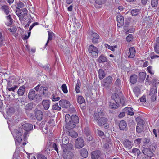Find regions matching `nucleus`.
Here are the masks:
<instances>
[{
    "instance_id": "nucleus-1",
    "label": "nucleus",
    "mask_w": 159,
    "mask_h": 159,
    "mask_svg": "<svg viewBox=\"0 0 159 159\" xmlns=\"http://www.w3.org/2000/svg\"><path fill=\"white\" fill-rule=\"evenodd\" d=\"M66 123V128L68 129H71L76 126L75 124L78 123L79 120V118L76 115L70 116L68 114L66 115L65 117Z\"/></svg>"
},
{
    "instance_id": "nucleus-2",
    "label": "nucleus",
    "mask_w": 159,
    "mask_h": 159,
    "mask_svg": "<svg viewBox=\"0 0 159 159\" xmlns=\"http://www.w3.org/2000/svg\"><path fill=\"white\" fill-rule=\"evenodd\" d=\"M106 116L105 112L101 108H98L93 116L92 119L93 121L97 120L99 118Z\"/></svg>"
},
{
    "instance_id": "nucleus-3",
    "label": "nucleus",
    "mask_w": 159,
    "mask_h": 159,
    "mask_svg": "<svg viewBox=\"0 0 159 159\" xmlns=\"http://www.w3.org/2000/svg\"><path fill=\"white\" fill-rule=\"evenodd\" d=\"M69 147L68 146L66 148L65 146H62V148L63 151V157L65 159H71L73 156V154L72 152L68 150Z\"/></svg>"
},
{
    "instance_id": "nucleus-4",
    "label": "nucleus",
    "mask_w": 159,
    "mask_h": 159,
    "mask_svg": "<svg viewBox=\"0 0 159 159\" xmlns=\"http://www.w3.org/2000/svg\"><path fill=\"white\" fill-rule=\"evenodd\" d=\"M5 80L7 82V84L6 85V88H13L16 89L17 88V85H14V83L15 82V79L14 77L10 76L9 78L5 79Z\"/></svg>"
},
{
    "instance_id": "nucleus-5",
    "label": "nucleus",
    "mask_w": 159,
    "mask_h": 159,
    "mask_svg": "<svg viewBox=\"0 0 159 159\" xmlns=\"http://www.w3.org/2000/svg\"><path fill=\"white\" fill-rule=\"evenodd\" d=\"M23 134L22 130L19 128L18 129L14 130V134L13 135L15 140L18 142H20L22 140L21 137Z\"/></svg>"
},
{
    "instance_id": "nucleus-6",
    "label": "nucleus",
    "mask_w": 159,
    "mask_h": 159,
    "mask_svg": "<svg viewBox=\"0 0 159 159\" xmlns=\"http://www.w3.org/2000/svg\"><path fill=\"white\" fill-rule=\"evenodd\" d=\"M89 52L93 57H97L98 56V50L97 48L94 46L90 45L88 48Z\"/></svg>"
},
{
    "instance_id": "nucleus-7",
    "label": "nucleus",
    "mask_w": 159,
    "mask_h": 159,
    "mask_svg": "<svg viewBox=\"0 0 159 159\" xmlns=\"http://www.w3.org/2000/svg\"><path fill=\"white\" fill-rule=\"evenodd\" d=\"M75 146L78 149L82 148L84 146V141L81 138H78L75 141Z\"/></svg>"
},
{
    "instance_id": "nucleus-8",
    "label": "nucleus",
    "mask_w": 159,
    "mask_h": 159,
    "mask_svg": "<svg viewBox=\"0 0 159 159\" xmlns=\"http://www.w3.org/2000/svg\"><path fill=\"white\" fill-rule=\"evenodd\" d=\"M113 79L111 76H109L103 80L102 83L103 86L107 88L108 87L112 82Z\"/></svg>"
},
{
    "instance_id": "nucleus-9",
    "label": "nucleus",
    "mask_w": 159,
    "mask_h": 159,
    "mask_svg": "<svg viewBox=\"0 0 159 159\" xmlns=\"http://www.w3.org/2000/svg\"><path fill=\"white\" fill-rule=\"evenodd\" d=\"M136 51L134 48L130 47L129 50L126 52L127 56L129 58H133L135 56Z\"/></svg>"
},
{
    "instance_id": "nucleus-10",
    "label": "nucleus",
    "mask_w": 159,
    "mask_h": 159,
    "mask_svg": "<svg viewBox=\"0 0 159 159\" xmlns=\"http://www.w3.org/2000/svg\"><path fill=\"white\" fill-rule=\"evenodd\" d=\"M156 145L154 146V149L152 148V151L149 148H145L143 149L142 152L145 155H147V156L152 157L154 155L153 152L154 151V149H155Z\"/></svg>"
},
{
    "instance_id": "nucleus-11",
    "label": "nucleus",
    "mask_w": 159,
    "mask_h": 159,
    "mask_svg": "<svg viewBox=\"0 0 159 159\" xmlns=\"http://www.w3.org/2000/svg\"><path fill=\"white\" fill-rule=\"evenodd\" d=\"M105 117L103 116L99 118L97 120H95L93 121L94 122H96L99 126H101L105 125L108 121V119Z\"/></svg>"
},
{
    "instance_id": "nucleus-12",
    "label": "nucleus",
    "mask_w": 159,
    "mask_h": 159,
    "mask_svg": "<svg viewBox=\"0 0 159 159\" xmlns=\"http://www.w3.org/2000/svg\"><path fill=\"white\" fill-rule=\"evenodd\" d=\"M39 93L42 97H46L48 95V91L46 87L41 86L40 87Z\"/></svg>"
},
{
    "instance_id": "nucleus-13",
    "label": "nucleus",
    "mask_w": 159,
    "mask_h": 159,
    "mask_svg": "<svg viewBox=\"0 0 159 159\" xmlns=\"http://www.w3.org/2000/svg\"><path fill=\"white\" fill-rule=\"evenodd\" d=\"M144 121L143 120H140L136 126V131L139 133L141 132L143 130Z\"/></svg>"
},
{
    "instance_id": "nucleus-14",
    "label": "nucleus",
    "mask_w": 159,
    "mask_h": 159,
    "mask_svg": "<svg viewBox=\"0 0 159 159\" xmlns=\"http://www.w3.org/2000/svg\"><path fill=\"white\" fill-rule=\"evenodd\" d=\"M59 105L63 108H68L70 106V102L67 100L62 99L59 102Z\"/></svg>"
},
{
    "instance_id": "nucleus-15",
    "label": "nucleus",
    "mask_w": 159,
    "mask_h": 159,
    "mask_svg": "<svg viewBox=\"0 0 159 159\" xmlns=\"http://www.w3.org/2000/svg\"><path fill=\"white\" fill-rule=\"evenodd\" d=\"M116 20L117 22V25L119 27L122 26L124 23V19L123 16L120 14L117 15Z\"/></svg>"
},
{
    "instance_id": "nucleus-16",
    "label": "nucleus",
    "mask_w": 159,
    "mask_h": 159,
    "mask_svg": "<svg viewBox=\"0 0 159 159\" xmlns=\"http://www.w3.org/2000/svg\"><path fill=\"white\" fill-rule=\"evenodd\" d=\"M119 127L120 129L121 130L126 131L128 129L127 123L124 120H121L120 122Z\"/></svg>"
},
{
    "instance_id": "nucleus-17",
    "label": "nucleus",
    "mask_w": 159,
    "mask_h": 159,
    "mask_svg": "<svg viewBox=\"0 0 159 159\" xmlns=\"http://www.w3.org/2000/svg\"><path fill=\"white\" fill-rule=\"evenodd\" d=\"M16 89L13 88H6V94H5V95L7 96V98L8 99L10 100L11 99V95L14 97L15 96L14 94L13 93L11 92H14Z\"/></svg>"
},
{
    "instance_id": "nucleus-18",
    "label": "nucleus",
    "mask_w": 159,
    "mask_h": 159,
    "mask_svg": "<svg viewBox=\"0 0 159 159\" xmlns=\"http://www.w3.org/2000/svg\"><path fill=\"white\" fill-rule=\"evenodd\" d=\"M157 93V90L156 89L154 88L151 89L149 95L151 96V99L153 101L156 100Z\"/></svg>"
},
{
    "instance_id": "nucleus-19",
    "label": "nucleus",
    "mask_w": 159,
    "mask_h": 159,
    "mask_svg": "<svg viewBox=\"0 0 159 159\" xmlns=\"http://www.w3.org/2000/svg\"><path fill=\"white\" fill-rule=\"evenodd\" d=\"M35 116L37 119L39 121L41 120L43 116V112L39 110H37L36 111Z\"/></svg>"
},
{
    "instance_id": "nucleus-20",
    "label": "nucleus",
    "mask_w": 159,
    "mask_h": 159,
    "mask_svg": "<svg viewBox=\"0 0 159 159\" xmlns=\"http://www.w3.org/2000/svg\"><path fill=\"white\" fill-rule=\"evenodd\" d=\"M101 152L99 150L93 151L91 153V157L92 159H98L100 156Z\"/></svg>"
},
{
    "instance_id": "nucleus-21",
    "label": "nucleus",
    "mask_w": 159,
    "mask_h": 159,
    "mask_svg": "<svg viewBox=\"0 0 159 159\" xmlns=\"http://www.w3.org/2000/svg\"><path fill=\"white\" fill-rule=\"evenodd\" d=\"M111 99L115 101L116 103L119 104L121 102V101L120 98L118 95L116 93L113 94L111 96Z\"/></svg>"
},
{
    "instance_id": "nucleus-22",
    "label": "nucleus",
    "mask_w": 159,
    "mask_h": 159,
    "mask_svg": "<svg viewBox=\"0 0 159 159\" xmlns=\"http://www.w3.org/2000/svg\"><path fill=\"white\" fill-rule=\"evenodd\" d=\"M22 128L26 131H29L33 129V126L30 124L26 123L22 125Z\"/></svg>"
},
{
    "instance_id": "nucleus-23",
    "label": "nucleus",
    "mask_w": 159,
    "mask_h": 159,
    "mask_svg": "<svg viewBox=\"0 0 159 159\" xmlns=\"http://www.w3.org/2000/svg\"><path fill=\"white\" fill-rule=\"evenodd\" d=\"M42 104L44 109L46 110H47L50 107V101L48 99L44 100L42 102Z\"/></svg>"
},
{
    "instance_id": "nucleus-24",
    "label": "nucleus",
    "mask_w": 159,
    "mask_h": 159,
    "mask_svg": "<svg viewBox=\"0 0 159 159\" xmlns=\"http://www.w3.org/2000/svg\"><path fill=\"white\" fill-rule=\"evenodd\" d=\"M124 146L128 149H130L133 145V143L129 140L126 139L123 143Z\"/></svg>"
},
{
    "instance_id": "nucleus-25",
    "label": "nucleus",
    "mask_w": 159,
    "mask_h": 159,
    "mask_svg": "<svg viewBox=\"0 0 159 159\" xmlns=\"http://www.w3.org/2000/svg\"><path fill=\"white\" fill-rule=\"evenodd\" d=\"M37 95L35 94V91L33 89L30 90L28 94V97L30 100H33Z\"/></svg>"
},
{
    "instance_id": "nucleus-26",
    "label": "nucleus",
    "mask_w": 159,
    "mask_h": 159,
    "mask_svg": "<svg viewBox=\"0 0 159 159\" xmlns=\"http://www.w3.org/2000/svg\"><path fill=\"white\" fill-rule=\"evenodd\" d=\"M24 109L26 111H28L31 110L33 108V103H30L27 104H24Z\"/></svg>"
},
{
    "instance_id": "nucleus-27",
    "label": "nucleus",
    "mask_w": 159,
    "mask_h": 159,
    "mask_svg": "<svg viewBox=\"0 0 159 159\" xmlns=\"http://www.w3.org/2000/svg\"><path fill=\"white\" fill-rule=\"evenodd\" d=\"M119 105V104L116 103L114 100L111 99L109 105L111 108L116 109L118 107Z\"/></svg>"
},
{
    "instance_id": "nucleus-28",
    "label": "nucleus",
    "mask_w": 159,
    "mask_h": 159,
    "mask_svg": "<svg viewBox=\"0 0 159 159\" xmlns=\"http://www.w3.org/2000/svg\"><path fill=\"white\" fill-rule=\"evenodd\" d=\"M59 92L55 91L52 93V99L53 101H58L60 99V98L58 96Z\"/></svg>"
},
{
    "instance_id": "nucleus-29",
    "label": "nucleus",
    "mask_w": 159,
    "mask_h": 159,
    "mask_svg": "<svg viewBox=\"0 0 159 159\" xmlns=\"http://www.w3.org/2000/svg\"><path fill=\"white\" fill-rule=\"evenodd\" d=\"M25 91V87L24 86H20L19 88L17 93L19 96H23Z\"/></svg>"
},
{
    "instance_id": "nucleus-30",
    "label": "nucleus",
    "mask_w": 159,
    "mask_h": 159,
    "mask_svg": "<svg viewBox=\"0 0 159 159\" xmlns=\"http://www.w3.org/2000/svg\"><path fill=\"white\" fill-rule=\"evenodd\" d=\"M155 52L157 54H159V38L156 40V43L154 47Z\"/></svg>"
},
{
    "instance_id": "nucleus-31",
    "label": "nucleus",
    "mask_w": 159,
    "mask_h": 159,
    "mask_svg": "<svg viewBox=\"0 0 159 159\" xmlns=\"http://www.w3.org/2000/svg\"><path fill=\"white\" fill-rule=\"evenodd\" d=\"M133 110V108L129 107H126L124 109L125 112H127L128 115L131 116L134 115V113L132 111Z\"/></svg>"
},
{
    "instance_id": "nucleus-32",
    "label": "nucleus",
    "mask_w": 159,
    "mask_h": 159,
    "mask_svg": "<svg viewBox=\"0 0 159 159\" xmlns=\"http://www.w3.org/2000/svg\"><path fill=\"white\" fill-rule=\"evenodd\" d=\"M80 154L81 156L84 158H86L88 156V152L85 148H83L80 150Z\"/></svg>"
},
{
    "instance_id": "nucleus-33",
    "label": "nucleus",
    "mask_w": 159,
    "mask_h": 159,
    "mask_svg": "<svg viewBox=\"0 0 159 159\" xmlns=\"http://www.w3.org/2000/svg\"><path fill=\"white\" fill-rule=\"evenodd\" d=\"M16 109L13 107H10L7 110V113L9 115L13 114L15 112Z\"/></svg>"
},
{
    "instance_id": "nucleus-34",
    "label": "nucleus",
    "mask_w": 159,
    "mask_h": 159,
    "mask_svg": "<svg viewBox=\"0 0 159 159\" xmlns=\"http://www.w3.org/2000/svg\"><path fill=\"white\" fill-rule=\"evenodd\" d=\"M78 103L80 105L82 104L85 102L84 98L82 96H79L77 99Z\"/></svg>"
},
{
    "instance_id": "nucleus-35",
    "label": "nucleus",
    "mask_w": 159,
    "mask_h": 159,
    "mask_svg": "<svg viewBox=\"0 0 159 159\" xmlns=\"http://www.w3.org/2000/svg\"><path fill=\"white\" fill-rule=\"evenodd\" d=\"M2 9L6 15H8L10 12L9 7L7 5H4L2 7Z\"/></svg>"
},
{
    "instance_id": "nucleus-36",
    "label": "nucleus",
    "mask_w": 159,
    "mask_h": 159,
    "mask_svg": "<svg viewBox=\"0 0 159 159\" xmlns=\"http://www.w3.org/2000/svg\"><path fill=\"white\" fill-rule=\"evenodd\" d=\"M99 77L100 79H102L105 76V73L103 70L102 69H100L99 70Z\"/></svg>"
},
{
    "instance_id": "nucleus-37",
    "label": "nucleus",
    "mask_w": 159,
    "mask_h": 159,
    "mask_svg": "<svg viewBox=\"0 0 159 159\" xmlns=\"http://www.w3.org/2000/svg\"><path fill=\"white\" fill-rule=\"evenodd\" d=\"M140 13V10L137 9H133L131 10V14L132 16H135Z\"/></svg>"
},
{
    "instance_id": "nucleus-38",
    "label": "nucleus",
    "mask_w": 159,
    "mask_h": 159,
    "mask_svg": "<svg viewBox=\"0 0 159 159\" xmlns=\"http://www.w3.org/2000/svg\"><path fill=\"white\" fill-rule=\"evenodd\" d=\"M62 147L63 146L64 147L65 146L66 148L67 144L69 142V138L67 137H65L62 139Z\"/></svg>"
},
{
    "instance_id": "nucleus-39",
    "label": "nucleus",
    "mask_w": 159,
    "mask_h": 159,
    "mask_svg": "<svg viewBox=\"0 0 159 159\" xmlns=\"http://www.w3.org/2000/svg\"><path fill=\"white\" fill-rule=\"evenodd\" d=\"M130 152L132 153L135 155L139 156L141 153V152L139 149L136 148H134L132 149L131 152Z\"/></svg>"
},
{
    "instance_id": "nucleus-40",
    "label": "nucleus",
    "mask_w": 159,
    "mask_h": 159,
    "mask_svg": "<svg viewBox=\"0 0 159 159\" xmlns=\"http://www.w3.org/2000/svg\"><path fill=\"white\" fill-rule=\"evenodd\" d=\"M67 135L68 136H71L73 138H76L78 136V134L76 132L73 130H71L68 131Z\"/></svg>"
},
{
    "instance_id": "nucleus-41",
    "label": "nucleus",
    "mask_w": 159,
    "mask_h": 159,
    "mask_svg": "<svg viewBox=\"0 0 159 159\" xmlns=\"http://www.w3.org/2000/svg\"><path fill=\"white\" fill-rule=\"evenodd\" d=\"M107 61L106 57L103 55L100 56L98 59V61L99 63L105 62Z\"/></svg>"
},
{
    "instance_id": "nucleus-42",
    "label": "nucleus",
    "mask_w": 159,
    "mask_h": 159,
    "mask_svg": "<svg viewBox=\"0 0 159 159\" xmlns=\"http://www.w3.org/2000/svg\"><path fill=\"white\" fill-rule=\"evenodd\" d=\"M137 76L136 75H133L130 77V82L132 84H134L137 81Z\"/></svg>"
},
{
    "instance_id": "nucleus-43",
    "label": "nucleus",
    "mask_w": 159,
    "mask_h": 159,
    "mask_svg": "<svg viewBox=\"0 0 159 159\" xmlns=\"http://www.w3.org/2000/svg\"><path fill=\"white\" fill-rule=\"evenodd\" d=\"M146 73L143 72H140L139 74V78L141 81H143L146 77Z\"/></svg>"
},
{
    "instance_id": "nucleus-44",
    "label": "nucleus",
    "mask_w": 159,
    "mask_h": 159,
    "mask_svg": "<svg viewBox=\"0 0 159 159\" xmlns=\"http://www.w3.org/2000/svg\"><path fill=\"white\" fill-rule=\"evenodd\" d=\"M29 19L27 14H22V15L20 16V20L21 21H25L26 20H28Z\"/></svg>"
},
{
    "instance_id": "nucleus-45",
    "label": "nucleus",
    "mask_w": 159,
    "mask_h": 159,
    "mask_svg": "<svg viewBox=\"0 0 159 159\" xmlns=\"http://www.w3.org/2000/svg\"><path fill=\"white\" fill-rule=\"evenodd\" d=\"M91 37L95 38L96 39H98L99 38V35L97 33L94 32L93 31L89 33Z\"/></svg>"
},
{
    "instance_id": "nucleus-46",
    "label": "nucleus",
    "mask_w": 159,
    "mask_h": 159,
    "mask_svg": "<svg viewBox=\"0 0 159 159\" xmlns=\"http://www.w3.org/2000/svg\"><path fill=\"white\" fill-rule=\"evenodd\" d=\"M48 37L47 42L46 44V46L47 45L49 41L51 40L52 39V38L53 36V33L52 32H51L49 31H48Z\"/></svg>"
},
{
    "instance_id": "nucleus-47",
    "label": "nucleus",
    "mask_w": 159,
    "mask_h": 159,
    "mask_svg": "<svg viewBox=\"0 0 159 159\" xmlns=\"http://www.w3.org/2000/svg\"><path fill=\"white\" fill-rule=\"evenodd\" d=\"M8 21V25H11L12 24L13 22V19L11 17V16L10 15L6 17Z\"/></svg>"
},
{
    "instance_id": "nucleus-48",
    "label": "nucleus",
    "mask_w": 159,
    "mask_h": 159,
    "mask_svg": "<svg viewBox=\"0 0 159 159\" xmlns=\"http://www.w3.org/2000/svg\"><path fill=\"white\" fill-rule=\"evenodd\" d=\"M52 109L53 110L58 111L60 110L61 109V108L58 106L57 103L53 105Z\"/></svg>"
},
{
    "instance_id": "nucleus-49",
    "label": "nucleus",
    "mask_w": 159,
    "mask_h": 159,
    "mask_svg": "<svg viewBox=\"0 0 159 159\" xmlns=\"http://www.w3.org/2000/svg\"><path fill=\"white\" fill-rule=\"evenodd\" d=\"M30 134V131H26L24 133L23 136L25 141H26L28 137L29 136Z\"/></svg>"
},
{
    "instance_id": "nucleus-50",
    "label": "nucleus",
    "mask_w": 159,
    "mask_h": 159,
    "mask_svg": "<svg viewBox=\"0 0 159 159\" xmlns=\"http://www.w3.org/2000/svg\"><path fill=\"white\" fill-rule=\"evenodd\" d=\"M61 89L62 91L64 93H66L68 92V90L66 85L65 84H63L61 87Z\"/></svg>"
},
{
    "instance_id": "nucleus-51",
    "label": "nucleus",
    "mask_w": 159,
    "mask_h": 159,
    "mask_svg": "<svg viewBox=\"0 0 159 159\" xmlns=\"http://www.w3.org/2000/svg\"><path fill=\"white\" fill-rule=\"evenodd\" d=\"M80 83L77 81L75 86V91L77 93H78L80 92Z\"/></svg>"
},
{
    "instance_id": "nucleus-52",
    "label": "nucleus",
    "mask_w": 159,
    "mask_h": 159,
    "mask_svg": "<svg viewBox=\"0 0 159 159\" xmlns=\"http://www.w3.org/2000/svg\"><path fill=\"white\" fill-rule=\"evenodd\" d=\"M158 0H151V4L153 7H156L158 4Z\"/></svg>"
},
{
    "instance_id": "nucleus-53",
    "label": "nucleus",
    "mask_w": 159,
    "mask_h": 159,
    "mask_svg": "<svg viewBox=\"0 0 159 159\" xmlns=\"http://www.w3.org/2000/svg\"><path fill=\"white\" fill-rule=\"evenodd\" d=\"M37 159H47V158L44 155L39 154L37 156Z\"/></svg>"
},
{
    "instance_id": "nucleus-54",
    "label": "nucleus",
    "mask_w": 159,
    "mask_h": 159,
    "mask_svg": "<svg viewBox=\"0 0 159 159\" xmlns=\"http://www.w3.org/2000/svg\"><path fill=\"white\" fill-rule=\"evenodd\" d=\"M85 134L86 136V138L89 141H91L92 139V137L90 134V133L89 132H85Z\"/></svg>"
},
{
    "instance_id": "nucleus-55",
    "label": "nucleus",
    "mask_w": 159,
    "mask_h": 159,
    "mask_svg": "<svg viewBox=\"0 0 159 159\" xmlns=\"http://www.w3.org/2000/svg\"><path fill=\"white\" fill-rule=\"evenodd\" d=\"M143 141L144 143L145 144H150V139L149 138H144L143 139Z\"/></svg>"
},
{
    "instance_id": "nucleus-56",
    "label": "nucleus",
    "mask_w": 159,
    "mask_h": 159,
    "mask_svg": "<svg viewBox=\"0 0 159 159\" xmlns=\"http://www.w3.org/2000/svg\"><path fill=\"white\" fill-rule=\"evenodd\" d=\"M126 40L128 42H130L132 40L133 36L131 34H129L126 37Z\"/></svg>"
},
{
    "instance_id": "nucleus-57",
    "label": "nucleus",
    "mask_w": 159,
    "mask_h": 159,
    "mask_svg": "<svg viewBox=\"0 0 159 159\" xmlns=\"http://www.w3.org/2000/svg\"><path fill=\"white\" fill-rule=\"evenodd\" d=\"M133 90L134 93L136 94L139 93L140 91V89L137 87H134Z\"/></svg>"
},
{
    "instance_id": "nucleus-58",
    "label": "nucleus",
    "mask_w": 159,
    "mask_h": 159,
    "mask_svg": "<svg viewBox=\"0 0 159 159\" xmlns=\"http://www.w3.org/2000/svg\"><path fill=\"white\" fill-rule=\"evenodd\" d=\"M95 1L96 3L99 5H101L105 2L106 0H95Z\"/></svg>"
},
{
    "instance_id": "nucleus-59",
    "label": "nucleus",
    "mask_w": 159,
    "mask_h": 159,
    "mask_svg": "<svg viewBox=\"0 0 159 159\" xmlns=\"http://www.w3.org/2000/svg\"><path fill=\"white\" fill-rule=\"evenodd\" d=\"M45 123L44 121H42L40 124V126L41 128L42 131L44 132L45 133H46L47 131H44V127L45 126Z\"/></svg>"
},
{
    "instance_id": "nucleus-60",
    "label": "nucleus",
    "mask_w": 159,
    "mask_h": 159,
    "mask_svg": "<svg viewBox=\"0 0 159 159\" xmlns=\"http://www.w3.org/2000/svg\"><path fill=\"white\" fill-rule=\"evenodd\" d=\"M141 138H138L134 140V143L137 145H139L140 144L141 142Z\"/></svg>"
},
{
    "instance_id": "nucleus-61",
    "label": "nucleus",
    "mask_w": 159,
    "mask_h": 159,
    "mask_svg": "<svg viewBox=\"0 0 159 159\" xmlns=\"http://www.w3.org/2000/svg\"><path fill=\"white\" fill-rule=\"evenodd\" d=\"M105 45L106 48H108V49H110L112 51H114L115 49L113 46H110L107 44H106Z\"/></svg>"
},
{
    "instance_id": "nucleus-62",
    "label": "nucleus",
    "mask_w": 159,
    "mask_h": 159,
    "mask_svg": "<svg viewBox=\"0 0 159 159\" xmlns=\"http://www.w3.org/2000/svg\"><path fill=\"white\" fill-rule=\"evenodd\" d=\"M24 6V4L22 2L19 1L17 3V6L18 7L21 8Z\"/></svg>"
},
{
    "instance_id": "nucleus-63",
    "label": "nucleus",
    "mask_w": 159,
    "mask_h": 159,
    "mask_svg": "<svg viewBox=\"0 0 159 159\" xmlns=\"http://www.w3.org/2000/svg\"><path fill=\"white\" fill-rule=\"evenodd\" d=\"M148 71L152 75L154 74V72L152 70V67L151 66L148 67L147 68Z\"/></svg>"
},
{
    "instance_id": "nucleus-64",
    "label": "nucleus",
    "mask_w": 159,
    "mask_h": 159,
    "mask_svg": "<svg viewBox=\"0 0 159 159\" xmlns=\"http://www.w3.org/2000/svg\"><path fill=\"white\" fill-rule=\"evenodd\" d=\"M121 84V80L120 79L118 78L115 81V84L116 85L119 86Z\"/></svg>"
}]
</instances>
